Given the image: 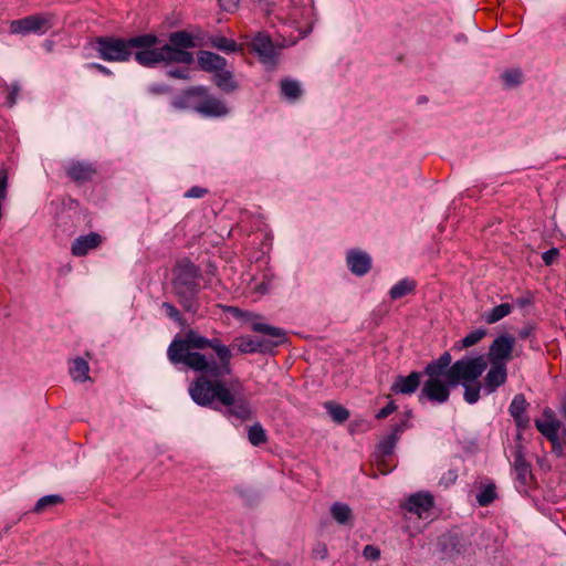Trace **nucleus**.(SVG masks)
<instances>
[{"mask_svg": "<svg viewBox=\"0 0 566 566\" xmlns=\"http://www.w3.org/2000/svg\"><path fill=\"white\" fill-rule=\"evenodd\" d=\"M167 357L172 365L200 374L188 388L196 405L222 411L232 421L244 422L252 418L253 409L242 382L238 378L224 380L232 374V352L219 338H207L188 329L171 340Z\"/></svg>", "mask_w": 566, "mask_h": 566, "instance_id": "obj_1", "label": "nucleus"}, {"mask_svg": "<svg viewBox=\"0 0 566 566\" xmlns=\"http://www.w3.org/2000/svg\"><path fill=\"white\" fill-rule=\"evenodd\" d=\"M201 270L189 259L179 261L172 270L171 290L186 313L201 315Z\"/></svg>", "mask_w": 566, "mask_h": 566, "instance_id": "obj_2", "label": "nucleus"}, {"mask_svg": "<svg viewBox=\"0 0 566 566\" xmlns=\"http://www.w3.org/2000/svg\"><path fill=\"white\" fill-rule=\"evenodd\" d=\"M451 364V354L444 352L439 358L429 361L423 375L427 379L423 381L418 400L420 403L429 401L433 405L446 403L451 394V389L455 388L452 379L447 376V367Z\"/></svg>", "mask_w": 566, "mask_h": 566, "instance_id": "obj_3", "label": "nucleus"}, {"mask_svg": "<svg viewBox=\"0 0 566 566\" xmlns=\"http://www.w3.org/2000/svg\"><path fill=\"white\" fill-rule=\"evenodd\" d=\"M158 38L155 34H140L129 39L136 49L134 57L144 67H155L160 63L171 64L170 60H184L185 56L168 46L156 48Z\"/></svg>", "mask_w": 566, "mask_h": 566, "instance_id": "obj_4", "label": "nucleus"}, {"mask_svg": "<svg viewBox=\"0 0 566 566\" xmlns=\"http://www.w3.org/2000/svg\"><path fill=\"white\" fill-rule=\"evenodd\" d=\"M252 329L261 337H241L238 343V349L243 354L272 353L273 349L286 340V333L281 327H275L266 323H253Z\"/></svg>", "mask_w": 566, "mask_h": 566, "instance_id": "obj_5", "label": "nucleus"}, {"mask_svg": "<svg viewBox=\"0 0 566 566\" xmlns=\"http://www.w3.org/2000/svg\"><path fill=\"white\" fill-rule=\"evenodd\" d=\"M488 367L483 355L463 356L447 367V376L452 379L455 387L463 382H475Z\"/></svg>", "mask_w": 566, "mask_h": 566, "instance_id": "obj_6", "label": "nucleus"}, {"mask_svg": "<svg viewBox=\"0 0 566 566\" xmlns=\"http://www.w3.org/2000/svg\"><path fill=\"white\" fill-rule=\"evenodd\" d=\"M54 15L52 13H35L22 19L12 20L10 22V32L12 34H45L53 28Z\"/></svg>", "mask_w": 566, "mask_h": 566, "instance_id": "obj_7", "label": "nucleus"}, {"mask_svg": "<svg viewBox=\"0 0 566 566\" xmlns=\"http://www.w3.org/2000/svg\"><path fill=\"white\" fill-rule=\"evenodd\" d=\"M169 43H166L164 44V46H168L170 49H172L175 52H179L180 54H182L185 56L184 60H170L171 63H178V64H185V65H190L193 63L195 61V57H193V54L188 51L189 49H193L196 46V42H195V39L193 36L185 31V30H180V31H175V32H171L169 34Z\"/></svg>", "mask_w": 566, "mask_h": 566, "instance_id": "obj_8", "label": "nucleus"}, {"mask_svg": "<svg viewBox=\"0 0 566 566\" xmlns=\"http://www.w3.org/2000/svg\"><path fill=\"white\" fill-rule=\"evenodd\" d=\"M515 339L509 334L499 335L490 345L488 360L490 364L505 365L512 358Z\"/></svg>", "mask_w": 566, "mask_h": 566, "instance_id": "obj_9", "label": "nucleus"}, {"mask_svg": "<svg viewBox=\"0 0 566 566\" xmlns=\"http://www.w3.org/2000/svg\"><path fill=\"white\" fill-rule=\"evenodd\" d=\"M345 262L348 271L358 277L365 276L373 265L370 254L358 248L348 249L346 251Z\"/></svg>", "mask_w": 566, "mask_h": 566, "instance_id": "obj_10", "label": "nucleus"}, {"mask_svg": "<svg viewBox=\"0 0 566 566\" xmlns=\"http://www.w3.org/2000/svg\"><path fill=\"white\" fill-rule=\"evenodd\" d=\"M251 49L259 56L262 64L275 66L277 62V50L269 35L258 33L251 41Z\"/></svg>", "mask_w": 566, "mask_h": 566, "instance_id": "obj_11", "label": "nucleus"}, {"mask_svg": "<svg viewBox=\"0 0 566 566\" xmlns=\"http://www.w3.org/2000/svg\"><path fill=\"white\" fill-rule=\"evenodd\" d=\"M205 94V86H191L171 99V106L177 111H192L198 114L199 104Z\"/></svg>", "mask_w": 566, "mask_h": 566, "instance_id": "obj_12", "label": "nucleus"}, {"mask_svg": "<svg viewBox=\"0 0 566 566\" xmlns=\"http://www.w3.org/2000/svg\"><path fill=\"white\" fill-rule=\"evenodd\" d=\"M229 112L230 109L226 102L214 95H211L205 86V94L201 97L198 114L206 118H212L224 117Z\"/></svg>", "mask_w": 566, "mask_h": 566, "instance_id": "obj_13", "label": "nucleus"}, {"mask_svg": "<svg viewBox=\"0 0 566 566\" xmlns=\"http://www.w3.org/2000/svg\"><path fill=\"white\" fill-rule=\"evenodd\" d=\"M433 505V496L430 493L418 492L407 499L405 509L410 513L417 514L420 518H427Z\"/></svg>", "mask_w": 566, "mask_h": 566, "instance_id": "obj_14", "label": "nucleus"}, {"mask_svg": "<svg viewBox=\"0 0 566 566\" xmlns=\"http://www.w3.org/2000/svg\"><path fill=\"white\" fill-rule=\"evenodd\" d=\"M65 172L72 181L82 185L93 179L94 175L96 174V168L91 163L71 160L65 166Z\"/></svg>", "mask_w": 566, "mask_h": 566, "instance_id": "obj_15", "label": "nucleus"}, {"mask_svg": "<svg viewBox=\"0 0 566 566\" xmlns=\"http://www.w3.org/2000/svg\"><path fill=\"white\" fill-rule=\"evenodd\" d=\"M407 428V420H401L398 423L394 424L391 428L390 433L385 436L378 443L377 448V458L385 459L386 457H389L392 454L396 444L400 438V434L405 431Z\"/></svg>", "mask_w": 566, "mask_h": 566, "instance_id": "obj_16", "label": "nucleus"}, {"mask_svg": "<svg viewBox=\"0 0 566 566\" xmlns=\"http://www.w3.org/2000/svg\"><path fill=\"white\" fill-rule=\"evenodd\" d=\"M515 488L520 493H526L532 481L531 465L518 450L514 458Z\"/></svg>", "mask_w": 566, "mask_h": 566, "instance_id": "obj_17", "label": "nucleus"}, {"mask_svg": "<svg viewBox=\"0 0 566 566\" xmlns=\"http://www.w3.org/2000/svg\"><path fill=\"white\" fill-rule=\"evenodd\" d=\"M103 243V237L96 232H90L85 235L76 238L71 247V252L74 256H85L91 251L97 249Z\"/></svg>", "mask_w": 566, "mask_h": 566, "instance_id": "obj_18", "label": "nucleus"}, {"mask_svg": "<svg viewBox=\"0 0 566 566\" xmlns=\"http://www.w3.org/2000/svg\"><path fill=\"white\" fill-rule=\"evenodd\" d=\"M507 379V369L505 365L491 364L488 370L484 381L483 391L486 395H491L496 391L499 387L504 385Z\"/></svg>", "mask_w": 566, "mask_h": 566, "instance_id": "obj_19", "label": "nucleus"}, {"mask_svg": "<svg viewBox=\"0 0 566 566\" xmlns=\"http://www.w3.org/2000/svg\"><path fill=\"white\" fill-rule=\"evenodd\" d=\"M423 371H411L408 376H398L391 385V391L395 394L410 395L420 386Z\"/></svg>", "mask_w": 566, "mask_h": 566, "instance_id": "obj_20", "label": "nucleus"}, {"mask_svg": "<svg viewBox=\"0 0 566 566\" xmlns=\"http://www.w3.org/2000/svg\"><path fill=\"white\" fill-rule=\"evenodd\" d=\"M197 61L202 71L213 74L224 69L228 63L223 56L205 50L198 52Z\"/></svg>", "mask_w": 566, "mask_h": 566, "instance_id": "obj_21", "label": "nucleus"}, {"mask_svg": "<svg viewBox=\"0 0 566 566\" xmlns=\"http://www.w3.org/2000/svg\"><path fill=\"white\" fill-rule=\"evenodd\" d=\"M135 49L128 40L114 39L108 36V61H127Z\"/></svg>", "mask_w": 566, "mask_h": 566, "instance_id": "obj_22", "label": "nucleus"}, {"mask_svg": "<svg viewBox=\"0 0 566 566\" xmlns=\"http://www.w3.org/2000/svg\"><path fill=\"white\" fill-rule=\"evenodd\" d=\"M212 81L216 86L226 94H231L239 88L233 72L226 70V67L213 74Z\"/></svg>", "mask_w": 566, "mask_h": 566, "instance_id": "obj_23", "label": "nucleus"}, {"mask_svg": "<svg viewBox=\"0 0 566 566\" xmlns=\"http://www.w3.org/2000/svg\"><path fill=\"white\" fill-rule=\"evenodd\" d=\"M281 96L289 103H295L302 95L301 83L293 78H283L280 82Z\"/></svg>", "mask_w": 566, "mask_h": 566, "instance_id": "obj_24", "label": "nucleus"}, {"mask_svg": "<svg viewBox=\"0 0 566 566\" xmlns=\"http://www.w3.org/2000/svg\"><path fill=\"white\" fill-rule=\"evenodd\" d=\"M83 54L86 59L101 57L106 60V36L101 35L86 43L83 48Z\"/></svg>", "mask_w": 566, "mask_h": 566, "instance_id": "obj_25", "label": "nucleus"}, {"mask_svg": "<svg viewBox=\"0 0 566 566\" xmlns=\"http://www.w3.org/2000/svg\"><path fill=\"white\" fill-rule=\"evenodd\" d=\"M535 427L545 438L551 441L558 436L560 422L553 417L547 416L545 420L536 419Z\"/></svg>", "mask_w": 566, "mask_h": 566, "instance_id": "obj_26", "label": "nucleus"}, {"mask_svg": "<svg viewBox=\"0 0 566 566\" xmlns=\"http://www.w3.org/2000/svg\"><path fill=\"white\" fill-rule=\"evenodd\" d=\"M70 375L74 381H85L88 377V363L82 357H76L70 361L69 367Z\"/></svg>", "mask_w": 566, "mask_h": 566, "instance_id": "obj_27", "label": "nucleus"}, {"mask_svg": "<svg viewBox=\"0 0 566 566\" xmlns=\"http://www.w3.org/2000/svg\"><path fill=\"white\" fill-rule=\"evenodd\" d=\"M440 545L442 552L449 556L459 555L464 552V544L461 543L460 537L455 534H449L441 537Z\"/></svg>", "mask_w": 566, "mask_h": 566, "instance_id": "obj_28", "label": "nucleus"}, {"mask_svg": "<svg viewBox=\"0 0 566 566\" xmlns=\"http://www.w3.org/2000/svg\"><path fill=\"white\" fill-rule=\"evenodd\" d=\"M416 281L409 277H405L391 286V289L389 290V296L391 300H399L412 293L416 290Z\"/></svg>", "mask_w": 566, "mask_h": 566, "instance_id": "obj_29", "label": "nucleus"}, {"mask_svg": "<svg viewBox=\"0 0 566 566\" xmlns=\"http://www.w3.org/2000/svg\"><path fill=\"white\" fill-rule=\"evenodd\" d=\"M331 514L333 518L340 525H348L353 522L352 509L345 503H333L331 506Z\"/></svg>", "mask_w": 566, "mask_h": 566, "instance_id": "obj_30", "label": "nucleus"}, {"mask_svg": "<svg viewBox=\"0 0 566 566\" xmlns=\"http://www.w3.org/2000/svg\"><path fill=\"white\" fill-rule=\"evenodd\" d=\"M209 43L212 48L224 53H234L240 50L239 44L234 40L228 39L223 35L211 36L209 39Z\"/></svg>", "mask_w": 566, "mask_h": 566, "instance_id": "obj_31", "label": "nucleus"}, {"mask_svg": "<svg viewBox=\"0 0 566 566\" xmlns=\"http://www.w3.org/2000/svg\"><path fill=\"white\" fill-rule=\"evenodd\" d=\"M512 311V306L509 303H502L500 305L494 306L490 311H486L482 317L488 324H494L505 316H507Z\"/></svg>", "mask_w": 566, "mask_h": 566, "instance_id": "obj_32", "label": "nucleus"}, {"mask_svg": "<svg viewBox=\"0 0 566 566\" xmlns=\"http://www.w3.org/2000/svg\"><path fill=\"white\" fill-rule=\"evenodd\" d=\"M464 389L463 399L469 405H474L479 401L481 397V390H483V385L476 380L475 382H463L459 384Z\"/></svg>", "mask_w": 566, "mask_h": 566, "instance_id": "obj_33", "label": "nucleus"}, {"mask_svg": "<svg viewBox=\"0 0 566 566\" xmlns=\"http://www.w3.org/2000/svg\"><path fill=\"white\" fill-rule=\"evenodd\" d=\"M501 78L505 88L518 87L523 82V72L518 67L505 70Z\"/></svg>", "mask_w": 566, "mask_h": 566, "instance_id": "obj_34", "label": "nucleus"}, {"mask_svg": "<svg viewBox=\"0 0 566 566\" xmlns=\"http://www.w3.org/2000/svg\"><path fill=\"white\" fill-rule=\"evenodd\" d=\"M486 331L484 328H478L465 335L460 342L455 343L453 348L462 350L478 344L484 336Z\"/></svg>", "mask_w": 566, "mask_h": 566, "instance_id": "obj_35", "label": "nucleus"}, {"mask_svg": "<svg viewBox=\"0 0 566 566\" xmlns=\"http://www.w3.org/2000/svg\"><path fill=\"white\" fill-rule=\"evenodd\" d=\"M324 407L329 417L337 423H343L349 418V411L342 405L327 401L324 403Z\"/></svg>", "mask_w": 566, "mask_h": 566, "instance_id": "obj_36", "label": "nucleus"}, {"mask_svg": "<svg viewBox=\"0 0 566 566\" xmlns=\"http://www.w3.org/2000/svg\"><path fill=\"white\" fill-rule=\"evenodd\" d=\"M64 499L59 494H49L40 497L35 505L32 509V512L35 514H40L44 512L48 507L62 504Z\"/></svg>", "mask_w": 566, "mask_h": 566, "instance_id": "obj_37", "label": "nucleus"}, {"mask_svg": "<svg viewBox=\"0 0 566 566\" xmlns=\"http://www.w3.org/2000/svg\"><path fill=\"white\" fill-rule=\"evenodd\" d=\"M248 439L252 446L259 447L266 442V431L260 423H254L248 430Z\"/></svg>", "mask_w": 566, "mask_h": 566, "instance_id": "obj_38", "label": "nucleus"}, {"mask_svg": "<svg viewBox=\"0 0 566 566\" xmlns=\"http://www.w3.org/2000/svg\"><path fill=\"white\" fill-rule=\"evenodd\" d=\"M526 407H527V401L524 397V395L522 394H518V395H515L510 403V407H509V412L510 415L512 416V418H517L523 415H526Z\"/></svg>", "mask_w": 566, "mask_h": 566, "instance_id": "obj_39", "label": "nucleus"}, {"mask_svg": "<svg viewBox=\"0 0 566 566\" xmlns=\"http://www.w3.org/2000/svg\"><path fill=\"white\" fill-rule=\"evenodd\" d=\"M160 310L172 322L177 323L180 326L186 325V319L184 318L181 312L172 303L163 302L160 305Z\"/></svg>", "mask_w": 566, "mask_h": 566, "instance_id": "obj_40", "label": "nucleus"}, {"mask_svg": "<svg viewBox=\"0 0 566 566\" xmlns=\"http://www.w3.org/2000/svg\"><path fill=\"white\" fill-rule=\"evenodd\" d=\"M481 506H488L496 499V488L493 483L483 486L475 496Z\"/></svg>", "mask_w": 566, "mask_h": 566, "instance_id": "obj_41", "label": "nucleus"}, {"mask_svg": "<svg viewBox=\"0 0 566 566\" xmlns=\"http://www.w3.org/2000/svg\"><path fill=\"white\" fill-rule=\"evenodd\" d=\"M552 450L557 457L566 455V439H560L558 436L551 440Z\"/></svg>", "mask_w": 566, "mask_h": 566, "instance_id": "obj_42", "label": "nucleus"}, {"mask_svg": "<svg viewBox=\"0 0 566 566\" xmlns=\"http://www.w3.org/2000/svg\"><path fill=\"white\" fill-rule=\"evenodd\" d=\"M167 76L180 80H190V73L188 69L172 67L167 70Z\"/></svg>", "mask_w": 566, "mask_h": 566, "instance_id": "obj_43", "label": "nucleus"}, {"mask_svg": "<svg viewBox=\"0 0 566 566\" xmlns=\"http://www.w3.org/2000/svg\"><path fill=\"white\" fill-rule=\"evenodd\" d=\"M363 556L368 560H378L380 558V549L374 545H366L363 549Z\"/></svg>", "mask_w": 566, "mask_h": 566, "instance_id": "obj_44", "label": "nucleus"}, {"mask_svg": "<svg viewBox=\"0 0 566 566\" xmlns=\"http://www.w3.org/2000/svg\"><path fill=\"white\" fill-rule=\"evenodd\" d=\"M8 188V172L7 169H0V201L2 202L7 198Z\"/></svg>", "mask_w": 566, "mask_h": 566, "instance_id": "obj_45", "label": "nucleus"}, {"mask_svg": "<svg viewBox=\"0 0 566 566\" xmlns=\"http://www.w3.org/2000/svg\"><path fill=\"white\" fill-rule=\"evenodd\" d=\"M20 92V86L14 83L10 86L8 95L6 97V103L8 106L12 107L17 103V98Z\"/></svg>", "mask_w": 566, "mask_h": 566, "instance_id": "obj_46", "label": "nucleus"}, {"mask_svg": "<svg viewBox=\"0 0 566 566\" xmlns=\"http://www.w3.org/2000/svg\"><path fill=\"white\" fill-rule=\"evenodd\" d=\"M558 255V249L551 248L542 254V260L546 265H552Z\"/></svg>", "mask_w": 566, "mask_h": 566, "instance_id": "obj_47", "label": "nucleus"}, {"mask_svg": "<svg viewBox=\"0 0 566 566\" xmlns=\"http://www.w3.org/2000/svg\"><path fill=\"white\" fill-rule=\"evenodd\" d=\"M170 91V87L166 84L154 83L147 87V92L153 95L166 94Z\"/></svg>", "mask_w": 566, "mask_h": 566, "instance_id": "obj_48", "label": "nucleus"}, {"mask_svg": "<svg viewBox=\"0 0 566 566\" xmlns=\"http://www.w3.org/2000/svg\"><path fill=\"white\" fill-rule=\"evenodd\" d=\"M397 409V406L395 405L394 401H389L384 408H381L377 413H376V418L377 419H385L387 418L389 415H391L392 412H395Z\"/></svg>", "mask_w": 566, "mask_h": 566, "instance_id": "obj_49", "label": "nucleus"}, {"mask_svg": "<svg viewBox=\"0 0 566 566\" xmlns=\"http://www.w3.org/2000/svg\"><path fill=\"white\" fill-rule=\"evenodd\" d=\"M208 190L198 186H193L185 192L186 198H202Z\"/></svg>", "mask_w": 566, "mask_h": 566, "instance_id": "obj_50", "label": "nucleus"}, {"mask_svg": "<svg viewBox=\"0 0 566 566\" xmlns=\"http://www.w3.org/2000/svg\"><path fill=\"white\" fill-rule=\"evenodd\" d=\"M327 547L324 543H317L313 548V555L322 559L327 557Z\"/></svg>", "mask_w": 566, "mask_h": 566, "instance_id": "obj_51", "label": "nucleus"}, {"mask_svg": "<svg viewBox=\"0 0 566 566\" xmlns=\"http://www.w3.org/2000/svg\"><path fill=\"white\" fill-rule=\"evenodd\" d=\"M222 10L232 12L239 4V0H218Z\"/></svg>", "mask_w": 566, "mask_h": 566, "instance_id": "obj_52", "label": "nucleus"}, {"mask_svg": "<svg viewBox=\"0 0 566 566\" xmlns=\"http://www.w3.org/2000/svg\"><path fill=\"white\" fill-rule=\"evenodd\" d=\"M533 332H534V325L527 324L518 331V337L521 339H526L533 335Z\"/></svg>", "mask_w": 566, "mask_h": 566, "instance_id": "obj_53", "label": "nucleus"}, {"mask_svg": "<svg viewBox=\"0 0 566 566\" xmlns=\"http://www.w3.org/2000/svg\"><path fill=\"white\" fill-rule=\"evenodd\" d=\"M254 290H255L259 294L263 295V294H265V293H268V292H269V290H270V284H269L268 282H264V281H263V282H261V283H258V284L254 286Z\"/></svg>", "mask_w": 566, "mask_h": 566, "instance_id": "obj_54", "label": "nucleus"}, {"mask_svg": "<svg viewBox=\"0 0 566 566\" xmlns=\"http://www.w3.org/2000/svg\"><path fill=\"white\" fill-rule=\"evenodd\" d=\"M513 419L518 428H525L528 424V417L526 415Z\"/></svg>", "mask_w": 566, "mask_h": 566, "instance_id": "obj_55", "label": "nucleus"}, {"mask_svg": "<svg viewBox=\"0 0 566 566\" xmlns=\"http://www.w3.org/2000/svg\"><path fill=\"white\" fill-rule=\"evenodd\" d=\"M516 306L524 308L531 304V300L528 297H518L515 301Z\"/></svg>", "mask_w": 566, "mask_h": 566, "instance_id": "obj_56", "label": "nucleus"}, {"mask_svg": "<svg viewBox=\"0 0 566 566\" xmlns=\"http://www.w3.org/2000/svg\"><path fill=\"white\" fill-rule=\"evenodd\" d=\"M86 66L88 69H96L98 70L99 72L102 73H105L106 74V66L102 65V64H97V63H88L86 64Z\"/></svg>", "mask_w": 566, "mask_h": 566, "instance_id": "obj_57", "label": "nucleus"}]
</instances>
